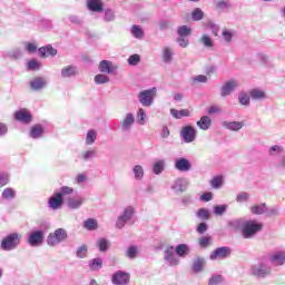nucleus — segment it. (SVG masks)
<instances>
[{
	"label": "nucleus",
	"instance_id": "nucleus-21",
	"mask_svg": "<svg viewBox=\"0 0 285 285\" xmlns=\"http://www.w3.org/2000/svg\"><path fill=\"white\" fill-rule=\"evenodd\" d=\"M223 128H226V130H230L232 132H239L242 128H244V121H223L222 122Z\"/></svg>",
	"mask_w": 285,
	"mask_h": 285
},
{
	"label": "nucleus",
	"instance_id": "nucleus-63",
	"mask_svg": "<svg viewBox=\"0 0 285 285\" xmlns=\"http://www.w3.org/2000/svg\"><path fill=\"white\" fill-rule=\"evenodd\" d=\"M216 8L218 10H227V8H230V2L228 0H218L216 2Z\"/></svg>",
	"mask_w": 285,
	"mask_h": 285
},
{
	"label": "nucleus",
	"instance_id": "nucleus-8",
	"mask_svg": "<svg viewBox=\"0 0 285 285\" xmlns=\"http://www.w3.org/2000/svg\"><path fill=\"white\" fill-rule=\"evenodd\" d=\"M180 137L185 144H193L197 139V130L190 125L184 126L180 130Z\"/></svg>",
	"mask_w": 285,
	"mask_h": 285
},
{
	"label": "nucleus",
	"instance_id": "nucleus-56",
	"mask_svg": "<svg viewBox=\"0 0 285 285\" xmlns=\"http://www.w3.org/2000/svg\"><path fill=\"white\" fill-rule=\"evenodd\" d=\"M250 199V194L246 191H240L236 196L237 204H244V202H248Z\"/></svg>",
	"mask_w": 285,
	"mask_h": 285
},
{
	"label": "nucleus",
	"instance_id": "nucleus-42",
	"mask_svg": "<svg viewBox=\"0 0 285 285\" xmlns=\"http://www.w3.org/2000/svg\"><path fill=\"white\" fill-rule=\"evenodd\" d=\"M138 254L139 249L137 246H129L125 252V256L128 257V259H135Z\"/></svg>",
	"mask_w": 285,
	"mask_h": 285
},
{
	"label": "nucleus",
	"instance_id": "nucleus-55",
	"mask_svg": "<svg viewBox=\"0 0 285 285\" xmlns=\"http://www.w3.org/2000/svg\"><path fill=\"white\" fill-rule=\"evenodd\" d=\"M27 70H41V62L36 59L29 60L27 63Z\"/></svg>",
	"mask_w": 285,
	"mask_h": 285
},
{
	"label": "nucleus",
	"instance_id": "nucleus-54",
	"mask_svg": "<svg viewBox=\"0 0 285 285\" xmlns=\"http://www.w3.org/2000/svg\"><path fill=\"white\" fill-rule=\"evenodd\" d=\"M228 210V205H215L214 206V215L222 217Z\"/></svg>",
	"mask_w": 285,
	"mask_h": 285
},
{
	"label": "nucleus",
	"instance_id": "nucleus-41",
	"mask_svg": "<svg viewBox=\"0 0 285 285\" xmlns=\"http://www.w3.org/2000/svg\"><path fill=\"white\" fill-rule=\"evenodd\" d=\"M163 61L164 63H173V49L166 47L163 50Z\"/></svg>",
	"mask_w": 285,
	"mask_h": 285
},
{
	"label": "nucleus",
	"instance_id": "nucleus-23",
	"mask_svg": "<svg viewBox=\"0 0 285 285\" xmlns=\"http://www.w3.org/2000/svg\"><path fill=\"white\" fill-rule=\"evenodd\" d=\"M60 75L62 79H70L71 77H77V75H79V69L76 66H67L61 69Z\"/></svg>",
	"mask_w": 285,
	"mask_h": 285
},
{
	"label": "nucleus",
	"instance_id": "nucleus-6",
	"mask_svg": "<svg viewBox=\"0 0 285 285\" xmlns=\"http://www.w3.org/2000/svg\"><path fill=\"white\" fill-rule=\"evenodd\" d=\"M252 275L259 278L268 277L271 275V266L264 262L256 263L252 266Z\"/></svg>",
	"mask_w": 285,
	"mask_h": 285
},
{
	"label": "nucleus",
	"instance_id": "nucleus-12",
	"mask_svg": "<svg viewBox=\"0 0 285 285\" xmlns=\"http://www.w3.org/2000/svg\"><path fill=\"white\" fill-rule=\"evenodd\" d=\"M238 86L239 83H237V80L235 79L225 81L220 87V97H230V94L235 92Z\"/></svg>",
	"mask_w": 285,
	"mask_h": 285
},
{
	"label": "nucleus",
	"instance_id": "nucleus-37",
	"mask_svg": "<svg viewBox=\"0 0 285 285\" xmlns=\"http://www.w3.org/2000/svg\"><path fill=\"white\" fill-rule=\"evenodd\" d=\"M199 43H202L205 48H213L215 46V42L213 41V38H210V36L204 33L200 38H199Z\"/></svg>",
	"mask_w": 285,
	"mask_h": 285
},
{
	"label": "nucleus",
	"instance_id": "nucleus-9",
	"mask_svg": "<svg viewBox=\"0 0 285 285\" xmlns=\"http://www.w3.org/2000/svg\"><path fill=\"white\" fill-rule=\"evenodd\" d=\"M111 284H114V285L130 284V273L125 272V271H117L111 276Z\"/></svg>",
	"mask_w": 285,
	"mask_h": 285
},
{
	"label": "nucleus",
	"instance_id": "nucleus-50",
	"mask_svg": "<svg viewBox=\"0 0 285 285\" xmlns=\"http://www.w3.org/2000/svg\"><path fill=\"white\" fill-rule=\"evenodd\" d=\"M196 217H198V219L208 220L210 219V212L207 208H199L196 212Z\"/></svg>",
	"mask_w": 285,
	"mask_h": 285
},
{
	"label": "nucleus",
	"instance_id": "nucleus-35",
	"mask_svg": "<svg viewBox=\"0 0 285 285\" xmlns=\"http://www.w3.org/2000/svg\"><path fill=\"white\" fill-rule=\"evenodd\" d=\"M102 12H104V21L106 23H110L115 21V19H117V14L115 13V10H112L111 8H107L102 10Z\"/></svg>",
	"mask_w": 285,
	"mask_h": 285
},
{
	"label": "nucleus",
	"instance_id": "nucleus-40",
	"mask_svg": "<svg viewBox=\"0 0 285 285\" xmlns=\"http://www.w3.org/2000/svg\"><path fill=\"white\" fill-rule=\"evenodd\" d=\"M95 83L98 86H101L104 83H109L110 82V77L106 76V73H98L94 78Z\"/></svg>",
	"mask_w": 285,
	"mask_h": 285
},
{
	"label": "nucleus",
	"instance_id": "nucleus-18",
	"mask_svg": "<svg viewBox=\"0 0 285 285\" xmlns=\"http://www.w3.org/2000/svg\"><path fill=\"white\" fill-rule=\"evenodd\" d=\"M188 184V178H177L171 186V190H175V193H186Z\"/></svg>",
	"mask_w": 285,
	"mask_h": 285
},
{
	"label": "nucleus",
	"instance_id": "nucleus-22",
	"mask_svg": "<svg viewBox=\"0 0 285 285\" xmlns=\"http://www.w3.org/2000/svg\"><path fill=\"white\" fill-rule=\"evenodd\" d=\"M86 6L90 12H104V1L101 0H87Z\"/></svg>",
	"mask_w": 285,
	"mask_h": 285
},
{
	"label": "nucleus",
	"instance_id": "nucleus-7",
	"mask_svg": "<svg viewBox=\"0 0 285 285\" xmlns=\"http://www.w3.org/2000/svg\"><path fill=\"white\" fill-rule=\"evenodd\" d=\"M233 254V249L228 246H223V247H218L216 248L210 255H209V259L212 262H215L217 259H228V257H230V255Z\"/></svg>",
	"mask_w": 285,
	"mask_h": 285
},
{
	"label": "nucleus",
	"instance_id": "nucleus-43",
	"mask_svg": "<svg viewBox=\"0 0 285 285\" xmlns=\"http://www.w3.org/2000/svg\"><path fill=\"white\" fill-rule=\"evenodd\" d=\"M250 213L253 215H264V213H266V204L252 206L250 207Z\"/></svg>",
	"mask_w": 285,
	"mask_h": 285
},
{
	"label": "nucleus",
	"instance_id": "nucleus-15",
	"mask_svg": "<svg viewBox=\"0 0 285 285\" xmlns=\"http://www.w3.org/2000/svg\"><path fill=\"white\" fill-rule=\"evenodd\" d=\"M174 167L179 173H189V170H193V164H190V160L188 158H178L175 160Z\"/></svg>",
	"mask_w": 285,
	"mask_h": 285
},
{
	"label": "nucleus",
	"instance_id": "nucleus-44",
	"mask_svg": "<svg viewBox=\"0 0 285 285\" xmlns=\"http://www.w3.org/2000/svg\"><path fill=\"white\" fill-rule=\"evenodd\" d=\"M177 35L180 37H190L193 35V29H190L188 26L184 24L178 27Z\"/></svg>",
	"mask_w": 285,
	"mask_h": 285
},
{
	"label": "nucleus",
	"instance_id": "nucleus-10",
	"mask_svg": "<svg viewBox=\"0 0 285 285\" xmlns=\"http://www.w3.org/2000/svg\"><path fill=\"white\" fill-rule=\"evenodd\" d=\"M43 239H46V232L43 230H33L28 236L29 246H41L43 244Z\"/></svg>",
	"mask_w": 285,
	"mask_h": 285
},
{
	"label": "nucleus",
	"instance_id": "nucleus-62",
	"mask_svg": "<svg viewBox=\"0 0 285 285\" xmlns=\"http://www.w3.org/2000/svg\"><path fill=\"white\" fill-rule=\"evenodd\" d=\"M238 101L240 106H250V97L246 94H240L238 96Z\"/></svg>",
	"mask_w": 285,
	"mask_h": 285
},
{
	"label": "nucleus",
	"instance_id": "nucleus-25",
	"mask_svg": "<svg viewBox=\"0 0 285 285\" xmlns=\"http://www.w3.org/2000/svg\"><path fill=\"white\" fill-rule=\"evenodd\" d=\"M83 202H86V200L81 197H77V198L70 197L67 199V206L71 210H77V209L81 208V206H83Z\"/></svg>",
	"mask_w": 285,
	"mask_h": 285
},
{
	"label": "nucleus",
	"instance_id": "nucleus-39",
	"mask_svg": "<svg viewBox=\"0 0 285 285\" xmlns=\"http://www.w3.org/2000/svg\"><path fill=\"white\" fill-rule=\"evenodd\" d=\"M97 141V131L95 129H90L87 131L86 144L87 146H92Z\"/></svg>",
	"mask_w": 285,
	"mask_h": 285
},
{
	"label": "nucleus",
	"instance_id": "nucleus-33",
	"mask_svg": "<svg viewBox=\"0 0 285 285\" xmlns=\"http://www.w3.org/2000/svg\"><path fill=\"white\" fill-rule=\"evenodd\" d=\"M175 253L178 257H186L190 254V248L186 244H179L176 246Z\"/></svg>",
	"mask_w": 285,
	"mask_h": 285
},
{
	"label": "nucleus",
	"instance_id": "nucleus-57",
	"mask_svg": "<svg viewBox=\"0 0 285 285\" xmlns=\"http://www.w3.org/2000/svg\"><path fill=\"white\" fill-rule=\"evenodd\" d=\"M191 19L193 21H202V19H204V11L199 8L194 9L191 12Z\"/></svg>",
	"mask_w": 285,
	"mask_h": 285
},
{
	"label": "nucleus",
	"instance_id": "nucleus-51",
	"mask_svg": "<svg viewBox=\"0 0 285 285\" xmlns=\"http://www.w3.org/2000/svg\"><path fill=\"white\" fill-rule=\"evenodd\" d=\"M137 122L139 126H146V110L144 108H139L137 111Z\"/></svg>",
	"mask_w": 285,
	"mask_h": 285
},
{
	"label": "nucleus",
	"instance_id": "nucleus-1",
	"mask_svg": "<svg viewBox=\"0 0 285 285\" xmlns=\"http://www.w3.org/2000/svg\"><path fill=\"white\" fill-rule=\"evenodd\" d=\"M22 237L23 236H21L19 233L8 234L2 238L0 247L6 252L17 250V248H19L21 245Z\"/></svg>",
	"mask_w": 285,
	"mask_h": 285
},
{
	"label": "nucleus",
	"instance_id": "nucleus-30",
	"mask_svg": "<svg viewBox=\"0 0 285 285\" xmlns=\"http://www.w3.org/2000/svg\"><path fill=\"white\" fill-rule=\"evenodd\" d=\"M164 170H166V160H156L153 165L154 175H161Z\"/></svg>",
	"mask_w": 285,
	"mask_h": 285
},
{
	"label": "nucleus",
	"instance_id": "nucleus-3",
	"mask_svg": "<svg viewBox=\"0 0 285 285\" xmlns=\"http://www.w3.org/2000/svg\"><path fill=\"white\" fill-rule=\"evenodd\" d=\"M155 97H157V88L146 89L138 94V101L145 108H150L155 104Z\"/></svg>",
	"mask_w": 285,
	"mask_h": 285
},
{
	"label": "nucleus",
	"instance_id": "nucleus-14",
	"mask_svg": "<svg viewBox=\"0 0 285 285\" xmlns=\"http://www.w3.org/2000/svg\"><path fill=\"white\" fill-rule=\"evenodd\" d=\"M132 126H135V114L128 112L120 120V130L122 132H130V130H132Z\"/></svg>",
	"mask_w": 285,
	"mask_h": 285
},
{
	"label": "nucleus",
	"instance_id": "nucleus-47",
	"mask_svg": "<svg viewBox=\"0 0 285 285\" xmlns=\"http://www.w3.org/2000/svg\"><path fill=\"white\" fill-rule=\"evenodd\" d=\"M87 255H88L87 245H81L77 248L76 256L78 257V259H86Z\"/></svg>",
	"mask_w": 285,
	"mask_h": 285
},
{
	"label": "nucleus",
	"instance_id": "nucleus-49",
	"mask_svg": "<svg viewBox=\"0 0 285 285\" xmlns=\"http://www.w3.org/2000/svg\"><path fill=\"white\" fill-rule=\"evenodd\" d=\"M212 188L219 189L222 186H224V176H215L210 180Z\"/></svg>",
	"mask_w": 285,
	"mask_h": 285
},
{
	"label": "nucleus",
	"instance_id": "nucleus-2",
	"mask_svg": "<svg viewBox=\"0 0 285 285\" xmlns=\"http://www.w3.org/2000/svg\"><path fill=\"white\" fill-rule=\"evenodd\" d=\"M262 228H264V225L262 223H258L256 220H245L243 225V232L242 236L244 239H253L257 235V233H261Z\"/></svg>",
	"mask_w": 285,
	"mask_h": 285
},
{
	"label": "nucleus",
	"instance_id": "nucleus-31",
	"mask_svg": "<svg viewBox=\"0 0 285 285\" xmlns=\"http://www.w3.org/2000/svg\"><path fill=\"white\" fill-rule=\"evenodd\" d=\"M204 266H206V259L203 257H197L193 262V271L195 273H202L204 271Z\"/></svg>",
	"mask_w": 285,
	"mask_h": 285
},
{
	"label": "nucleus",
	"instance_id": "nucleus-32",
	"mask_svg": "<svg viewBox=\"0 0 285 285\" xmlns=\"http://www.w3.org/2000/svg\"><path fill=\"white\" fill-rule=\"evenodd\" d=\"M96 155H97V150L88 149L80 153L78 156V159H81V161H90V159H94Z\"/></svg>",
	"mask_w": 285,
	"mask_h": 285
},
{
	"label": "nucleus",
	"instance_id": "nucleus-20",
	"mask_svg": "<svg viewBox=\"0 0 285 285\" xmlns=\"http://www.w3.org/2000/svg\"><path fill=\"white\" fill-rule=\"evenodd\" d=\"M14 118L17 121H20V124H30L32 121V115L26 109L16 111Z\"/></svg>",
	"mask_w": 285,
	"mask_h": 285
},
{
	"label": "nucleus",
	"instance_id": "nucleus-13",
	"mask_svg": "<svg viewBox=\"0 0 285 285\" xmlns=\"http://www.w3.org/2000/svg\"><path fill=\"white\" fill-rule=\"evenodd\" d=\"M98 70L102 75H115V72L118 70V67L110 60H101L98 65Z\"/></svg>",
	"mask_w": 285,
	"mask_h": 285
},
{
	"label": "nucleus",
	"instance_id": "nucleus-36",
	"mask_svg": "<svg viewBox=\"0 0 285 285\" xmlns=\"http://www.w3.org/2000/svg\"><path fill=\"white\" fill-rule=\"evenodd\" d=\"M96 246L100 250V253H106L110 248V240L106 238H99L96 243Z\"/></svg>",
	"mask_w": 285,
	"mask_h": 285
},
{
	"label": "nucleus",
	"instance_id": "nucleus-19",
	"mask_svg": "<svg viewBox=\"0 0 285 285\" xmlns=\"http://www.w3.org/2000/svg\"><path fill=\"white\" fill-rule=\"evenodd\" d=\"M269 262L273 266H284L285 265V252L278 250L269 256Z\"/></svg>",
	"mask_w": 285,
	"mask_h": 285
},
{
	"label": "nucleus",
	"instance_id": "nucleus-46",
	"mask_svg": "<svg viewBox=\"0 0 285 285\" xmlns=\"http://www.w3.org/2000/svg\"><path fill=\"white\" fill-rule=\"evenodd\" d=\"M98 224L95 218H88L87 220L83 222V228L86 230H97Z\"/></svg>",
	"mask_w": 285,
	"mask_h": 285
},
{
	"label": "nucleus",
	"instance_id": "nucleus-5",
	"mask_svg": "<svg viewBox=\"0 0 285 285\" xmlns=\"http://www.w3.org/2000/svg\"><path fill=\"white\" fill-rule=\"evenodd\" d=\"M135 215V207L132 206H127L121 215L118 216L117 220H116V228H124V226H126V224H128V222H130V219H132Z\"/></svg>",
	"mask_w": 285,
	"mask_h": 285
},
{
	"label": "nucleus",
	"instance_id": "nucleus-24",
	"mask_svg": "<svg viewBox=\"0 0 285 285\" xmlns=\"http://www.w3.org/2000/svg\"><path fill=\"white\" fill-rule=\"evenodd\" d=\"M43 132H46V129L41 124H37L31 127L29 137H31V139H41V137H43Z\"/></svg>",
	"mask_w": 285,
	"mask_h": 285
},
{
	"label": "nucleus",
	"instance_id": "nucleus-4",
	"mask_svg": "<svg viewBox=\"0 0 285 285\" xmlns=\"http://www.w3.org/2000/svg\"><path fill=\"white\" fill-rule=\"evenodd\" d=\"M66 239H68V232L65 228H58L48 235L47 244L48 246H59Z\"/></svg>",
	"mask_w": 285,
	"mask_h": 285
},
{
	"label": "nucleus",
	"instance_id": "nucleus-26",
	"mask_svg": "<svg viewBox=\"0 0 285 285\" xmlns=\"http://www.w3.org/2000/svg\"><path fill=\"white\" fill-rule=\"evenodd\" d=\"M244 218H236V219H230L227 220V226L228 228H232V230H244V224H245Z\"/></svg>",
	"mask_w": 285,
	"mask_h": 285
},
{
	"label": "nucleus",
	"instance_id": "nucleus-53",
	"mask_svg": "<svg viewBox=\"0 0 285 285\" xmlns=\"http://www.w3.org/2000/svg\"><path fill=\"white\" fill-rule=\"evenodd\" d=\"M281 153H284V148H282V146L273 145L268 149L269 157H277V155H281Z\"/></svg>",
	"mask_w": 285,
	"mask_h": 285
},
{
	"label": "nucleus",
	"instance_id": "nucleus-27",
	"mask_svg": "<svg viewBox=\"0 0 285 285\" xmlns=\"http://www.w3.org/2000/svg\"><path fill=\"white\" fill-rule=\"evenodd\" d=\"M40 57H57V49L52 47V45H48L46 47H40L38 49Z\"/></svg>",
	"mask_w": 285,
	"mask_h": 285
},
{
	"label": "nucleus",
	"instance_id": "nucleus-64",
	"mask_svg": "<svg viewBox=\"0 0 285 285\" xmlns=\"http://www.w3.org/2000/svg\"><path fill=\"white\" fill-rule=\"evenodd\" d=\"M222 282H224V276H222V275H214L209 279V285L222 284Z\"/></svg>",
	"mask_w": 285,
	"mask_h": 285
},
{
	"label": "nucleus",
	"instance_id": "nucleus-29",
	"mask_svg": "<svg viewBox=\"0 0 285 285\" xmlns=\"http://www.w3.org/2000/svg\"><path fill=\"white\" fill-rule=\"evenodd\" d=\"M4 57L8 59H21L23 57V49L21 48H13L4 53Z\"/></svg>",
	"mask_w": 285,
	"mask_h": 285
},
{
	"label": "nucleus",
	"instance_id": "nucleus-58",
	"mask_svg": "<svg viewBox=\"0 0 285 285\" xmlns=\"http://www.w3.org/2000/svg\"><path fill=\"white\" fill-rule=\"evenodd\" d=\"M39 46L36 45V42H24V50L26 52H29V55H33V52H37Z\"/></svg>",
	"mask_w": 285,
	"mask_h": 285
},
{
	"label": "nucleus",
	"instance_id": "nucleus-48",
	"mask_svg": "<svg viewBox=\"0 0 285 285\" xmlns=\"http://www.w3.org/2000/svg\"><path fill=\"white\" fill-rule=\"evenodd\" d=\"M104 265V261L101 258H94L89 262L90 271H99Z\"/></svg>",
	"mask_w": 285,
	"mask_h": 285
},
{
	"label": "nucleus",
	"instance_id": "nucleus-11",
	"mask_svg": "<svg viewBox=\"0 0 285 285\" xmlns=\"http://www.w3.org/2000/svg\"><path fill=\"white\" fill-rule=\"evenodd\" d=\"M164 259L168 266H179V258L175 255V246L165 248Z\"/></svg>",
	"mask_w": 285,
	"mask_h": 285
},
{
	"label": "nucleus",
	"instance_id": "nucleus-60",
	"mask_svg": "<svg viewBox=\"0 0 285 285\" xmlns=\"http://www.w3.org/2000/svg\"><path fill=\"white\" fill-rule=\"evenodd\" d=\"M252 99H264L266 97V94L261 89H253L250 91Z\"/></svg>",
	"mask_w": 285,
	"mask_h": 285
},
{
	"label": "nucleus",
	"instance_id": "nucleus-45",
	"mask_svg": "<svg viewBox=\"0 0 285 285\" xmlns=\"http://www.w3.org/2000/svg\"><path fill=\"white\" fill-rule=\"evenodd\" d=\"M131 35L135 39H141L144 37V29L139 24L131 27Z\"/></svg>",
	"mask_w": 285,
	"mask_h": 285
},
{
	"label": "nucleus",
	"instance_id": "nucleus-16",
	"mask_svg": "<svg viewBox=\"0 0 285 285\" xmlns=\"http://www.w3.org/2000/svg\"><path fill=\"white\" fill-rule=\"evenodd\" d=\"M31 90L35 92H39V90H43L48 86V79L43 77H36L29 83Z\"/></svg>",
	"mask_w": 285,
	"mask_h": 285
},
{
	"label": "nucleus",
	"instance_id": "nucleus-17",
	"mask_svg": "<svg viewBox=\"0 0 285 285\" xmlns=\"http://www.w3.org/2000/svg\"><path fill=\"white\" fill-rule=\"evenodd\" d=\"M48 206L51 210H59V208L63 206V198L61 197V194H53L48 200Z\"/></svg>",
	"mask_w": 285,
	"mask_h": 285
},
{
	"label": "nucleus",
	"instance_id": "nucleus-52",
	"mask_svg": "<svg viewBox=\"0 0 285 285\" xmlns=\"http://www.w3.org/2000/svg\"><path fill=\"white\" fill-rule=\"evenodd\" d=\"M17 197V191L13 188H6L2 191V199H14Z\"/></svg>",
	"mask_w": 285,
	"mask_h": 285
},
{
	"label": "nucleus",
	"instance_id": "nucleus-61",
	"mask_svg": "<svg viewBox=\"0 0 285 285\" xmlns=\"http://www.w3.org/2000/svg\"><path fill=\"white\" fill-rule=\"evenodd\" d=\"M72 193H75V189L72 187L63 186L59 189L58 195H60V197L63 199L66 195H72Z\"/></svg>",
	"mask_w": 285,
	"mask_h": 285
},
{
	"label": "nucleus",
	"instance_id": "nucleus-28",
	"mask_svg": "<svg viewBox=\"0 0 285 285\" xmlns=\"http://www.w3.org/2000/svg\"><path fill=\"white\" fill-rule=\"evenodd\" d=\"M196 125L198 126V128H200V130H209L210 126H213V119H210V117L208 116H203L196 122Z\"/></svg>",
	"mask_w": 285,
	"mask_h": 285
},
{
	"label": "nucleus",
	"instance_id": "nucleus-38",
	"mask_svg": "<svg viewBox=\"0 0 285 285\" xmlns=\"http://www.w3.org/2000/svg\"><path fill=\"white\" fill-rule=\"evenodd\" d=\"M132 173L137 181H141V179H144V167L141 165H135Z\"/></svg>",
	"mask_w": 285,
	"mask_h": 285
},
{
	"label": "nucleus",
	"instance_id": "nucleus-59",
	"mask_svg": "<svg viewBox=\"0 0 285 285\" xmlns=\"http://www.w3.org/2000/svg\"><path fill=\"white\" fill-rule=\"evenodd\" d=\"M140 61H141V56H139L138 53H134L128 58L129 66H139Z\"/></svg>",
	"mask_w": 285,
	"mask_h": 285
},
{
	"label": "nucleus",
	"instance_id": "nucleus-34",
	"mask_svg": "<svg viewBox=\"0 0 285 285\" xmlns=\"http://www.w3.org/2000/svg\"><path fill=\"white\" fill-rule=\"evenodd\" d=\"M170 115L174 119H181L183 117H190V110L188 109H170Z\"/></svg>",
	"mask_w": 285,
	"mask_h": 285
}]
</instances>
